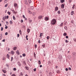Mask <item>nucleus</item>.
Returning <instances> with one entry per match:
<instances>
[{
	"label": "nucleus",
	"mask_w": 76,
	"mask_h": 76,
	"mask_svg": "<svg viewBox=\"0 0 76 76\" xmlns=\"http://www.w3.org/2000/svg\"><path fill=\"white\" fill-rule=\"evenodd\" d=\"M2 72H3L4 73H6V72H7L5 70H2Z\"/></svg>",
	"instance_id": "23"
},
{
	"label": "nucleus",
	"mask_w": 76,
	"mask_h": 76,
	"mask_svg": "<svg viewBox=\"0 0 76 76\" xmlns=\"http://www.w3.org/2000/svg\"><path fill=\"white\" fill-rule=\"evenodd\" d=\"M12 76H16L15 74H13L12 75Z\"/></svg>",
	"instance_id": "64"
},
{
	"label": "nucleus",
	"mask_w": 76,
	"mask_h": 76,
	"mask_svg": "<svg viewBox=\"0 0 76 76\" xmlns=\"http://www.w3.org/2000/svg\"><path fill=\"white\" fill-rule=\"evenodd\" d=\"M72 56H73V57H74V56H76V53H75V52H73L72 53Z\"/></svg>",
	"instance_id": "4"
},
{
	"label": "nucleus",
	"mask_w": 76,
	"mask_h": 76,
	"mask_svg": "<svg viewBox=\"0 0 76 76\" xmlns=\"http://www.w3.org/2000/svg\"><path fill=\"white\" fill-rule=\"evenodd\" d=\"M2 42H5V39H4L2 41Z\"/></svg>",
	"instance_id": "60"
},
{
	"label": "nucleus",
	"mask_w": 76,
	"mask_h": 76,
	"mask_svg": "<svg viewBox=\"0 0 76 76\" xmlns=\"http://www.w3.org/2000/svg\"><path fill=\"white\" fill-rule=\"evenodd\" d=\"M38 63L39 64V65L41 64V61H40V60L38 61Z\"/></svg>",
	"instance_id": "33"
},
{
	"label": "nucleus",
	"mask_w": 76,
	"mask_h": 76,
	"mask_svg": "<svg viewBox=\"0 0 76 76\" xmlns=\"http://www.w3.org/2000/svg\"><path fill=\"white\" fill-rule=\"evenodd\" d=\"M17 49V47H15L13 48V50H15Z\"/></svg>",
	"instance_id": "12"
},
{
	"label": "nucleus",
	"mask_w": 76,
	"mask_h": 76,
	"mask_svg": "<svg viewBox=\"0 0 76 76\" xmlns=\"http://www.w3.org/2000/svg\"><path fill=\"white\" fill-rule=\"evenodd\" d=\"M17 63L19 66H21V64H20V62L18 61Z\"/></svg>",
	"instance_id": "6"
},
{
	"label": "nucleus",
	"mask_w": 76,
	"mask_h": 76,
	"mask_svg": "<svg viewBox=\"0 0 76 76\" xmlns=\"http://www.w3.org/2000/svg\"><path fill=\"white\" fill-rule=\"evenodd\" d=\"M7 57L8 59H9V57H10V56H9V54H7Z\"/></svg>",
	"instance_id": "15"
},
{
	"label": "nucleus",
	"mask_w": 76,
	"mask_h": 76,
	"mask_svg": "<svg viewBox=\"0 0 76 76\" xmlns=\"http://www.w3.org/2000/svg\"><path fill=\"white\" fill-rule=\"evenodd\" d=\"M69 70H72V69H71V68L70 67H69L68 69Z\"/></svg>",
	"instance_id": "45"
},
{
	"label": "nucleus",
	"mask_w": 76,
	"mask_h": 76,
	"mask_svg": "<svg viewBox=\"0 0 76 76\" xmlns=\"http://www.w3.org/2000/svg\"><path fill=\"white\" fill-rule=\"evenodd\" d=\"M12 11L13 12L15 13V10H12Z\"/></svg>",
	"instance_id": "58"
},
{
	"label": "nucleus",
	"mask_w": 76,
	"mask_h": 76,
	"mask_svg": "<svg viewBox=\"0 0 76 76\" xmlns=\"http://www.w3.org/2000/svg\"><path fill=\"white\" fill-rule=\"evenodd\" d=\"M17 4H16V3H15L14 4V6L15 7H17Z\"/></svg>",
	"instance_id": "13"
},
{
	"label": "nucleus",
	"mask_w": 76,
	"mask_h": 76,
	"mask_svg": "<svg viewBox=\"0 0 76 76\" xmlns=\"http://www.w3.org/2000/svg\"><path fill=\"white\" fill-rule=\"evenodd\" d=\"M42 17H43L42 16L40 15V16H39L38 18L39 19H42Z\"/></svg>",
	"instance_id": "3"
},
{
	"label": "nucleus",
	"mask_w": 76,
	"mask_h": 76,
	"mask_svg": "<svg viewBox=\"0 0 76 76\" xmlns=\"http://www.w3.org/2000/svg\"><path fill=\"white\" fill-rule=\"evenodd\" d=\"M65 70L66 71H68V69L67 68H66Z\"/></svg>",
	"instance_id": "56"
},
{
	"label": "nucleus",
	"mask_w": 76,
	"mask_h": 76,
	"mask_svg": "<svg viewBox=\"0 0 76 76\" xmlns=\"http://www.w3.org/2000/svg\"><path fill=\"white\" fill-rule=\"evenodd\" d=\"M22 55L23 57H25L26 56V55L25 53L23 54Z\"/></svg>",
	"instance_id": "32"
},
{
	"label": "nucleus",
	"mask_w": 76,
	"mask_h": 76,
	"mask_svg": "<svg viewBox=\"0 0 76 76\" xmlns=\"http://www.w3.org/2000/svg\"><path fill=\"white\" fill-rule=\"evenodd\" d=\"M28 3L29 4H30L32 2V1H31V0H28Z\"/></svg>",
	"instance_id": "28"
},
{
	"label": "nucleus",
	"mask_w": 76,
	"mask_h": 76,
	"mask_svg": "<svg viewBox=\"0 0 76 76\" xmlns=\"http://www.w3.org/2000/svg\"><path fill=\"white\" fill-rule=\"evenodd\" d=\"M28 21L29 23H31L32 22V20H29Z\"/></svg>",
	"instance_id": "34"
},
{
	"label": "nucleus",
	"mask_w": 76,
	"mask_h": 76,
	"mask_svg": "<svg viewBox=\"0 0 76 76\" xmlns=\"http://www.w3.org/2000/svg\"><path fill=\"white\" fill-rule=\"evenodd\" d=\"M25 68H26V70H29V68H28L27 66H25Z\"/></svg>",
	"instance_id": "21"
},
{
	"label": "nucleus",
	"mask_w": 76,
	"mask_h": 76,
	"mask_svg": "<svg viewBox=\"0 0 76 76\" xmlns=\"http://www.w3.org/2000/svg\"><path fill=\"white\" fill-rule=\"evenodd\" d=\"M34 47L35 48H37V44L34 45Z\"/></svg>",
	"instance_id": "54"
},
{
	"label": "nucleus",
	"mask_w": 76,
	"mask_h": 76,
	"mask_svg": "<svg viewBox=\"0 0 76 76\" xmlns=\"http://www.w3.org/2000/svg\"><path fill=\"white\" fill-rule=\"evenodd\" d=\"M20 36V35L19 34H17V37H19V36Z\"/></svg>",
	"instance_id": "48"
},
{
	"label": "nucleus",
	"mask_w": 76,
	"mask_h": 76,
	"mask_svg": "<svg viewBox=\"0 0 76 76\" xmlns=\"http://www.w3.org/2000/svg\"><path fill=\"white\" fill-rule=\"evenodd\" d=\"M28 11V13H29V14H32V12L31 11Z\"/></svg>",
	"instance_id": "38"
},
{
	"label": "nucleus",
	"mask_w": 76,
	"mask_h": 76,
	"mask_svg": "<svg viewBox=\"0 0 76 76\" xmlns=\"http://www.w3.org/2000/svg\"><path fill=\"white\" fill-rule=\"evenodd\" d=\"M65 42L66 43H68V42H69V41H68V40H65Z\"/></svg>",
	"instance_id": "42"
},
{
	"label": "nucleus",
	"mask_w": 76,
	"mask_h": 76,
	"mask_svg": "<svg viewBox=\"0 0 76 76\" xmlns=\"http://www.w3.org/2000/svg\"><path fill=\"white\" fill-rule=\"evenodd\" d=\"M7 5H8V4H6L5 5V7H7Z\"/></svg>",
	"instance_id": "62"
},
{
	"label": "nucleus",
	"mask_w": 76,
	"mask_h": 76,
	"mask_svg": "<svg viewBox=\"0 0 76 76\" xmlns=\"http://www.w3.org/2000/svg\"><path fill=\"white\" fill-rule=\"evenodd\" d=\"M16 53L17 54H18V55H19V50H18L16 51Z\"/></svg>",
	"instance_id": "9"
},
{
	"label": "nucleus",
	"mask_w": 76,
	"mask_h": 76,
	"mask_svg": "<svg viewBox=\"0 0 76 76\" xmlns=\"http://www.w3.org/2000/svg\"><path fill=\"white\" fill-rule=\"evenodd\" d=\"M38 42L39 44H40V43H41V42H40V40H39L38 41Z\"/></svg>",
	"instance_id": "53"
},
{
	"label": "nucleus",
	"mask_w": 76,
	"mask_h": 76,
	"mask_svg": "<svg viewBox=\"0 0 76 76\" xmlns=\"http://www.w3.org/2000/svg\"><path fill=\"white\" fill-rule=\"evenodd\" d=\"M1 31H3V27H1Z\"/></svg>",
	"instance_id": "41"
},
{
	"label": "nucleus",
	"mask_w": 76,
	"mask_h": 76,
	"mask_svg": "<svg viewBox=\"0 0 76 76\" xmlns=\"http://www.w3.org/2000/svg\"><path fill=\"white\" fill-rule=\"evenodd\" d=\"M8 1V0H5L4 2L5 3H6Z\"/></svg>",
	"instance_id": "43"
},
{
	"label": "nucleus",
	"mask_w": 76,
	"mask_h": 76,
	"mask_svg": "<svg viewBox=\"0 0 76 76\" xmlns=\"http://www.w3.org/2000/svg\"><path fill=\"white\" fill-rule=\"evenodd\" d=\"M64 36H66L67 35V33H64L63 34Z\"/></svg>",
	"instance_id": "29"
},
{
	"label": "nucleus",
	"mask_w": 76,
	"mask_h": 76,
	"mask_svg": "<svg viewBox=\"0 0 76 76\" xmlns=\"http://www.w3.org/2000/svg\"><path fill=\"white\" fill-rule=\"evenodd\" d=\"M51 23L52 25H55L56 23V20L55 19H53L52 20Z\"/></svg>",
	"instance_id": "1"
},
{
	"label": "nucleus",
	"mask_w": 76,
	"mask_h": 76,
	"mask_svg": "<svg viewBox=\"0 0 76 76\" xmlns=\"http://www.w3.org/2000/svg\"><path fill=\"white\" fill-rule=\"evenodd\" d=\"M63 26V23H62L60 25V26Z\"/></svg>",
	"instance_id": "19"
},
{
	"label": "nucleus",
	"mask_w": 76,
	"mask_h": 76,
	"mask_svg": "<svg viewBox=\"0 0 76 76\" xmlns=\"http://www.w3.org/2000/svg\"><path fill=\"white\" fill-rule=\"evenodd\" d=\"M23 18H25V15H23Z\"/></svg>",
	"instance_id": "61"
},
{
	"label": "nucleus",
	"mask_w": 76,
	"mask_h": 76,
	"mask_svg": "<svg viewBox=\"0 0 76 76\" xmlns=\"http://www.w3.org/2000/svg\"><path fill=\"white\" fill-rule=\"evenodd\" d=\"M45 20H48V17H46L45 18Z\"/></svg>",
	"instance_id": "16"
},
{
	"label": "nucleus",
	"mask_w": 76,
	"mask_h": 76,
	"mask_svg": "<svg viewBox=\"0 0 76 76\" xmlns=\"http://www.w3.org/2000/svg\"><path fill=\"white\" fill-rule=\"evenodd\" d=\"M74 14V11H72V12L71 13V15H73Z\"/></svg>",
	"instance_id": "18"
},
{
	"label": "nucleus",
	"mask_w": 76,
	"mask_h": 76,
	"mask_svg": "<svg viewBox=\"0 0 76 76\" xmlns=\"http://www.w3.org/2000/svg\"><path fill=\"white\" fill-rule=\"evenodd\" d=\"M60 11H58V14H60Z\"/></svg>",
	"instance_id": "57"
},
{
	"label": "nucleus",
	"mask_w": 76,
	"mask_h": 76,
	"mask_svg": "<svg viewBox=\"0 0 76 76\" xmlns=\"http://www.w3.org/2000/svg\"><path fill=\"white\" fill-rule=\"evenodd\" d=\"M64 28H65V29H66H66H67V26H65Z\"/></svg>",
	"instance_id": "51"
},
{
	"label": "nucleus",
	"mask_w": 76,
	"mask_h": 76,
	"mask_svg": "<svg viewBox=\"0 0 76 76\" xmlns=\"http://www.w3.org/2000/svg\"><path fill=\"white\" fill-rule=\"evenodd\" d=\"M13 57H12L11 58V61H13Z\"/></svg>",
	"instance_id": "46"
},
{
	"label": "nucleus",
	"mask_w": 76,
	"mask_h": 76,
	"mask_svg": "<svg viewBox=\"0 0 76 76\" xmlns=\"http://www.w3.org/2000/svg\"><path fill=\"white\" fill-rule=\"evenodd\" d=\"M10 25H12V21H11V20L10 21Z\"/></svg>",
	"instance_id": "30"
},
{
	"label": "nucleus",
	"mask_w": 76,
	"mask_h": 76,
	"mask_svg": "<svg viewBox=\"0 0 76 76\" xmlns=\"http://www.w3.org/2000/svg\"><path fill=\"white\" fill-rule=\"evenodd\" d=\"M5 35H8V33L6 32L5 33Z\"/></svg>",
	"instance_id": "39"
},
{
	"label": "nucleus",
	"mask_w": 76,
	"mask_h": 76,
	"mask_svg": "<svg viewBox=\"0 0 76 76\" xmlns=\"http://www.w3.org/2000/svg\"><path fill=\"white\" fill-rule=\"evenodd\" d=\"M27 31L28 33H29V32H30V29H29V28H27Z\"/></svg>",
	"instance_id": "17"
},
{
	"label": "nucleus",
	"mask_w": 76,
	"mask_h": 76,
	"mask_svg": "<svg viewBox=\"0 0 76 76\" xmlns=\"http://www.w3.org/2000/svg\"><path fill=\"white\" fill-rule=\"evenodd\" d=\"M55 11H57L58 10V7H56L55 8Z\"/></svg>",
	"instance_id": "20"
},
{
	"label": "nucleus",
	"mask_w": 76,
	"mask_h": 76,
	"mask_svg": "<svg viewBox=\"0 0 76 76\" xmlns=\"http://www.w3.org/2000/svg\"><path fill=\"white\" fill-rule=\"evenodd\" d=\"M48 64L49 65H50V61H48Z\"/></svg>",
	"instance_id": "35"
},
{
	"label": "nucleus",
	"mask_w": 76,
	"mask_h": 76,
	"mask_svg": "<svg viewBox=\"0 0 76 76\" xmlns=\"http://www.w3.org/2000/svg\"><path fill=\"white\" fill-rule=\"evenodd\" d=\"M23 64L25 66H26V61H23Z\"/></svg>",
	"instance_id": "10"
},
{
	"label": "nucleus",
	"mask_w": 76,
	"mask_h": 76,
	"mask_svg": "<svg viewBox=\"0 0 76 76\" xmlns=\"http://www.w3.org/2000/svg\"><path fill=\"white\" fill-rule=\"evenodd\" d=\"M61 7L62 8H63V9L64 8V4H62V5H61Z\"/></svg>",
	"instance_id": "11"
},
{
	"label": "nucleus",
	"mask_w": 76,
	"mask_h": 76,
	"mask_svg": "<svg viewBox=\"0 0 76 76\" xmlns=\"http://www.w3.org/2000/svg\"><path fill=\"white\" fill-rule=\"evenodd\" d=\"M2 34H0V40L1 39H2Z\"/></svg>",
	"instance_id": "8"
},
{
	"label": "nucleus",
	"mask_w": 76,
	"mask_h": 76,
	"mask_svg": "<svg viewBox=\"0 0 76 76\" xmlns=\"http://www.w3.org/2000/svg\"><path fill=\"white\" fill-rule=\"evenodd\" d=\"M74 41L76 42V39H74Z\"/></svg>",
	"instance_id": "59"
},
{
	"label": "nucleus",
	"mask_w": 76,
	"mask_h": 76,
	"mask_svg": "<svg viewBox=\"0 0 76 76\" xmlns=\"http://www.w3.org/2000/svg\"><path fill=\"white\" fill-rule=\"evenodd\" d=\"M6 23L7 25H9V23L7 21L6 22Z\"/></svg>",
	"instance_id": "47"
},
{
	"label": "nucleus",
	"mask_w": 76,
	"mask_h": 76,
	"mask_svg": "<svg viewBox=\"0 0 76 76\" xmlns=\"http://www.w3.org/2000/svg\"><path fill=\"white\" fill-rule=\"evenodd\" d=\"M25 3L26 4H28V1H27V0H25Z\"/></svg>",
	"instance_id": "7"
},
{
	"label": "nucleus",
	"mask_w": 76,
	"mask_h": 76,
	"mask_svg": "<svg viewBox=\"0 0 76 76\" xmlns=\"http://www.w3.org/2000/svg\"><path fill=\"white\" fill-rule=\"evenodd\" d=\"M49 38H50V37H49V36H47V39H49Z\"/></svg>",
	"instance_id": "40"
},
{
	"label": "nucleus",
	"mask_w": 76,
	"mask_h": 76,
	"mask_svg": "<svg viewBox=\"0 0 76 76\" xmlns=\"http://www.w3.org/2000/svg\"><path fill=\"white\" fill-rule=\"evenodd\" d=\"M69 3H71V2H72V0H69Z\"/></svg>",
	"instance_id": "63"
},
{
	"label": "nucleus",
	"mask_w": 76,
	"mask_h": 76,
	"mask_svg": "<svg viewBox=\"0 0 76 76\" xmlns=\"http://www.w3.org/2000/svg\"><path fill=\"white\" fill-rule=\"evenodd\" d=\"M8 14H9V15H10V12H8Z\"/></svg>",
	"instance_id": "52"
},
{
	"label": "nucleus",
	"mask_w": 76,
	"mask_h": 76,
	"mask_svg": "<svg viewBox=\"0 0 76 76\" xmlns=\"http://www.w3.org/2000/svg\"><path fill=\"white\" fill-rule=\"evenodd\" d=\"M42 46L43 47V48H44L45 47V45H42Z\"/></svg>",
	"instance_id": "36"
},
{
	"label": "nucleus",
	"mask_w": 76,
	"mask_h": 76,
	"mask_svg": "<svg viewBox=\"0 0 76 76\" xmlns=\"http://www.w3.org/2000/svg\"><path fill=\"white\" fill-rule=\"evenodd\" d=\"M34 7L33 6H32L31 7L30 9H31V10H33L34 9Z\"/></svg>",
	"instance_id": "27"
},
{
	"label": "nucleus",
	"mask_w": 76,
	"mask_h": 76,
	"mask_svg": "<svg viewBox=\"0 0 76 76\" xmlns=\"http://www.w3.org/2000/svg\"><path fill=\"white\" fill-rule=\"evenodd\" d=\"M75 5H73V7H72V9H75Z\"/></svg>",
	"instance_id": "25"
},
{
	"label": "nucleus",
	"mask_w": 76,
	"mask_h": 76,
	"mask_svg": "<svg viewBox=\"0 0 76 76\" xmlns=\"http://www.w3.org/2000/svg\"><path fill=\"white\" fill-rule=\"evenodd\" d=\"M71 23H74V21L73 20H72L71 21Z\"/></svg>",
	"instance_id": "44"
},
{
	"label": "nucleus",
	"mask_w": 76,
	"mask_h": 76,
	"mask_svg": "<svg viewBox=\"0 0 76 76\" xmlns=\"http://www.w3.org/2000/svg\"><path fill=\"white\" fill-rule=\"evenodd\" d=\"M60 1L61 3H63L64 2V0H60Z\"/></svg>",
	"instance_id": "14"
},
{
	"label": "nucleus",
	"mask_w": 76,
	"mask_h": 76,
	"mask_svg": "<svg viewBox=\"0 0 76 76\" xmlns=\"http://www.w3.org/2000/svg\"><path fill=\"white\" fill-rule=\"evenodd\" d=\"M33 15L34 16V15H35V12H33Z\"/></svg>",
	"instance_id": "55"
},
{
	"label": "nucleus",
	"mask_w": 76,
	"mask_h": 76,
	"mask_svg": "<svg viewBox=\"0 0 76 76\" xmlns=\"http://www.w3.org/2000/svg\"><path fill=\"white\" fill-rule=\"evenodd\" d=\"M2 19H3V20H5V19L4 18V17H3L2 18Z\"/></svg>",
	"instance_id": "49"
},
{
	"label": "nucleus",
	"mask_w": 76,
	"mask_h": 76,
	"mask_svg": "<svg viewBox=\"0 0 76 76\" xmlns=\"http://www.w3.org/2000/svg\"><path fill=\"white\" fill-rule=\"evenodd\" d=\"M37 70V69H36V68H34V72H36V70Z\"/></svg>",
	"instance_id": "50"
},
{
	"label": "nucleus",
	"mask_w": 76,
	"mask_h": 76,
	"mask_svg": "<svg viewBox=\"0 0 76 76\" xmlns=\"http://www.w3.org/2000/svg\"><path fill=\"white\" fill-rule=\"evenodd\" d=\"M13 70L14 71H16V69L15 68H14L13 69Z\"/></svg>",
	"instance_id": "37"
},
{
	"label": "nucleus",
	"mask_w": 76,
	"mask_h": 76,
	"mask_svg": "<svg viewBox=\"0 0 76 76\" xmlns=\"http://www.w3.org/2000/svg\"><path fill=\"white\" fill-rule=\"evenodd\" d=\"M34 57L35 58V59H36V54L35 53H34Z\"/></svg>",
	"instance_id": "22"
},
{
	"label": "nucleus",
	"mask_w": 76,
	"mask_h": 76,
	"mask_svg": "<svg viewBox=\"0 0 76 76\" xmlns=\"http://www.w3.org/2000/svg\"><path fill=\"white\" fill-rule=\"evenodd\" d=\"M13 19L14 20H16V18L14 16H13Z\"/></svg>",
	"instance_id": "31"
},
{
	"label": "nucleus",
	"mask_w": 76,
	"mask_h": 76,
	"mask_svg": "<svg viewBox=\"0 0 76 76\" xmlns=\"http://www.w3.org/2000/svg\"><path fill=\"white\" fill-rule=\"evenodd\" d=\"M44 34L42 33H40V36H39V37H41H41H42V36H43V34Z\"/></svg>",
	"instance_id": "2"
},
{
	"label": "nucleus",
	"mask_w": 76,
	"mask_h": 76,
	"mask_svg": "<svg viewBox=\"0 0 76 76\" xmlns=\"http://www.w3.org/2000/svg\"><path fill=\"white\" fill-rule=\"evenodd\" d=\"M11 54H12L13 55H14V54H15V52H14V51H13V50H12L11 51Z\"/></svg>",
	"instance_id": "5"
},
{
	"label": "nucleus",
	"mask_w": 76,
	"mask_h": 76,
	"mask_svg": "<svg viewBox=\"0 0 76 76\" xmlns=\"http://www.w3.org/2000/svg\"><path fill=\"white\" fill-rule=\"evenodd\" d=\"M20 76H23V74L22 73V72H21L20 73Z\"/></svg>",
	"instance_id": "24"
},
{
	"label": "nucleus",
	"mask_w": 76,
	"mask_h": 76,
	"mask_svg": "<svg viewBox=\"0 0 76 76\" xmlns=\"http://www.w3.org/2000/svg\"><path fill=\"white\" fill-rule=\"evenodd\" d=\"M19 33L20 35H22V31H21V30H19Z\"/></svg>",
	"instance_id": "26"
}]
</instances>
